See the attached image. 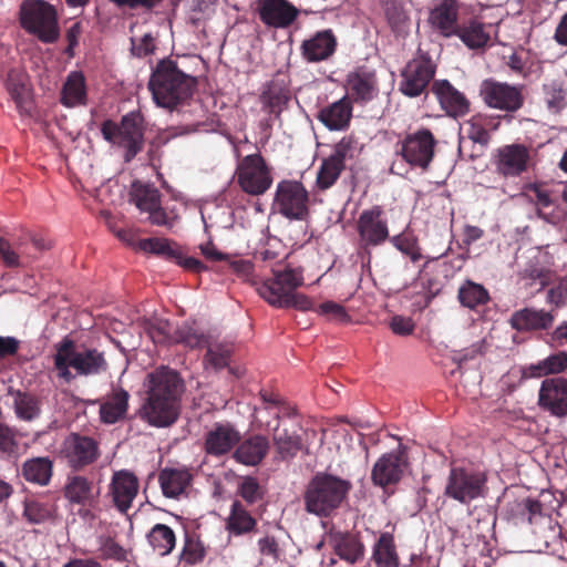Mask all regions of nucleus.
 I'll return each instance as SVG.
<instances>
[{"label":"nucleus","instance_id":"nucleus-54","mask_svg":"<svg viewBox=\"0 0 567 567\" xmlns=\"http://www.w3.org/2000/svg\"><path fill=\"white\" fill-rule=\"evenodd\" d=\"M544 99L550 110L558 111L564 107L565 91L557 81H550L543 85Z\"/></svg>","mask_w":567,"mask_h":567},{"label":"nucleus","instance_id":"nucleus-11","mask_svg":"<svg viewBox=\"0 0 567 567\" xmlns=\"http://www.w3.org/2000/svg\"><path fill=\"white\" fill-rule=\"evenodd\" d=\"M359 236L358 249L370 255V249L383 245L390 238L388 220L381 206L364 209L355 221Z\"/></svg>","mask_w":567,"mask_h":567},{"label":"nucleus","instance_id":"nucleus-36","mask_svg":"<svg viewBox=\"0 0 567 567\" xmlns=\"http://www.w3.org/2000/svg\"><path fill=\"white\" fill-rule=\"evenodd\" d=\"M498 126V117L477 113L463 124V130L470 140L485 146L489 143V133L496 131Z\"/></svg>","mask_w":567,"mask_h":567},{"label":"nucleus","instance_id":"nucleus-51","mask_svg":"<svg viewBox=\"0 0 567 567\" xmlns=\"http://www.w3.org/2000/svg\"><path fill=\"white\" fill-rule=\"evenodd\" d=\"M19 452L18 431L0 422V454L7 458L16 456Z\"/></svg>","mask_w":567,"mask_h":567},{"label":"nucleus","instance_id":"nucleus-46","mask_svg":"<svg viewBox=\"0 0 567 567\" xmlns=\"http://www.w3.org/2000/svg\"><path fill=\"white\" fill-rule=\"evenodd\" d=\"M206 348L205 361L215 370H221L229 364L234 352L231 342L208 340Z\"/></svg>","mask_w":567,"mask_h":567},{"label":"nucleus","instance_id":"nucleus-32","mask_svg":"<svg viewBox=\"0 0 567 567\" xmlns=\"http://www.w3.org/2000/svg\"><path fill=\"white\" fill-rule=\"evenodd\" d=\"M458 8L453 0H444L430 13V23L443 37L450 38L457 31Z\"/></svg>","mask_w":567,"mask_h":567},{"label":"nucleus","instance_id":"nucleus-63","mask_svg":"<svg viewBox=\"0 0 567 567\" xmlns=\"http://www.w3.org/2000/svg\"><path fill=\"white\" fill-rule=\"evenodd\" d=\"M0 259L4 266L16 268L20 266L19 255L11 248L10 243L0 237Z\"/></svg>","mask_w":567,"mask_h":567},{"label":"nucleus","instance_id":"nucleus-6","mask_svg":"<svg viewBox=\"0 0 567 567\" xmlns=\"http://www.w3.org/2000/svg\"><path fill=\"white\" fill-rule=\"evenodd\" d=\"M145 131V117L140 110L123 115L118 123L105 120L101 124L103 138L124 151L123 158L126 163L133 161L142 152Z\"/></svg>","mask_w":567,"mask_h":567},{"label":"nucleus","instance_id":"nucleus-13","mask_svg":"<svg viewBox=\"0 0 567 567\" xmlns=\"http://www.w3.org/2000/svg\"><path fill=\"white\" fill-rule=\"evenodd\" d=\"M480 96L491 109L515 113L524 105L523 87L498 82L494 79L482 81Z\"/></svg>","mask_w":567,"mask_h":567},{"label":"nucleus","instance_id":"nucleus-53","mask_svg":"<svg viewBox=\"0 0 567 567\" xmlns=\"http://www.w3.org/2000/svg\"><path fill=\"white\" fill-rule=\"evenodd\" d=\"M357 152V141L352 136H343L328 156L330 159L346 166V162L353 159Z\"/></svg>","mask_w":567,"mask_h":567},{"label":"nucleus","instance_id":"nucleus-2","mask_svg":"<svg viewBox=\"0 0 567 567\" xmlns=\"http://www.w3.org/2000/svg\"><path fill=\"white\" fill-rule=\"evenodd\" d=\"M196 79L179 69L171 58L157 62L148 80L154 103L173 111L189 100L196 87Z\"/></svg>","mask_w":567,"mask_h":567},{"label":"nucleus","instance_id":"nucleus-44","mask_svg":"<svg viewBox=\"0 0 567 567\" xmlns=\"http://www.w3.org/2000/svg\"><path fill=\"white\" fill-rule=\"evenodd\" d=\"M16 416L24 422H32L41 415V401L34 394L18 391L13 400Z\"/></svg>","mask_w":567,"mask_h":567},{"label":"nucleus","instance_id":"nucleus-1","mask_svg":"<svg viewBox=\"0 0 567 567\" xmlns=\"http://www.w3.org/2000/svg\"><path fill=\"white\" fill-rule=\"evenodd\" d=\"M146 399L141 406V419L155 427L174 424L181 412L185 382L181 374L166 365H161L146 377Z\"/></svg>","mask_w":567,"mask_h":567},{"label":"nucleus","instance_id":"nucleus-3","mask_svg":"<svg viewBox=\"0 0 567 567\" xmlns=\"http://www.w3.org/2000/svg\"><path fill=\"white\" fill-rule=\"evenodd\" d=\"M52 360L56 378L68 384L78 375H96L107 369L103 352L97 349L79 351L75 341L68 336L54 344Z\"/></svg>","mask_w":567,"mask_h":567},{"label":"nucleus","instance_id":"nucleus-7","mask_svg":"<svg viewBox=\"0 0 567 567\" xmlns=\"http://www.w3.org/2000/svg\"><path fill=\"white\" fill-rule=\"evenodd\" d=\"M19 20L21 28L42 43L50 44L59 40L58 12L47 1H23L20 6Z\"/></svg>","mask_w":567,"mask_h":567},{"label":"nucleus","instance_id":"nucleus-37","mask_svg":"<svg viewBox=\"0 0 567 567\" xmlns=\"http://www.w3.org/2000/svg\"><path fill=\"white\" fill-rule=\"evenodd\" d=\"M20 473L27 482L47 486L53 474V462L48 456L32 457L22 464Z\"/></svg>","mask_w":567,"mask_h":567},{"label":"nucleus","instance_id":"nucleus-31","mask_svg":"<svg viewBox=\"0 0 567 567\" xmlns=\"http://www.w3.org/2000/svg\"><path fill=\"white\" fill-rule=\"evenodd\" d=\"M331 544L336 555L348 561L355 564L363 558L365 547L358 534L350 532H336L330 535Z\"/></svg>","mask_w":567,"mask_h":567},{"label":"nucleus","instance_id":"nucleus-40","mask_svg":"<svg viewBox=\"0 0 567 567\" xmlns=\"http://www.w3.org/2000/svg\"><path fill=\"white\" fill-rule=\"evenodd\" d=\"M372 559L377 567H399V555L391 533L380 535L373 546Z\"/></svg>","mask_w":567,"mask_h":567},{"label":"nucleus","instance_id":"nucleus-60","mask_svg":"<svg viewBox=\"0 0 567 567\" xmlns=\"http://www.w3.org/2000/svg\"><path fill=\"white\" fill-rule=\"evenodd\" d=\"M258 548L261 556L269 557L274 561H278L284 553L274 536H265L258 540Z\"/></svg>","mask_w":567,"mask_h":567},{"label":"nucleus","instance_id":"nucleus-34","mask_svg":"<svg viewBox=\"0 0 567 567\" xmlns=\"http://www.w3.org/2000/svg\"><path fill=\"white\" fill-rule=\"evenodd\" d=\"M271 440L277 458L281 461L296 457L302 449L301 436L295 430L281 427L279 423L272 430Z\"/></svg>","mask_w":567,"mask_h":567},{"label":"nucleus","instance_id":"nucleus-4","mask_svg":"<svg viewBox=\"0 0 567 567\" xmlns=\"http://www.w3.org/2000/svg\"><path fill=\"white\" fill-rule=\"evenodd\" d=\"M272 278L265 280L258 287L259 296L270 306L288 309L293 308L300 311L312 309V301L303 293L296 290L303 285V272L301 268L272 270Z\"/></svg>","mask_w":567,"mask_h":567},{"label":"nucleus","instance_id":"nucleus-33","mask_svg":"<svg viewBox=\"0 0 567 567\" xmlns=\"http://www.w3.org/2000/svg\"><path fill=\"white\" fill-rule=\"evenodd\" d=\"M225 527L230 536H246L257 530V519L241 502L234 501Z\"/></svg>","mask_w":567,"mask_h":567},{"label":"nucleus","instance_id":"nucleus-56","mask_svg":"<svg viewBox=\"0 0 567 567\" xmlns=\"http://www.w3.org/2000/svg\"><path fill=\"white\" fill-rule=\"evenodd\" d=\"M315 311L331 321L343 323L350 320L346 308L334 301L322 302Z\"/></svg>","mask_w":567,"mask_h":567},{"label":"nucleus","instance_id":"nucleus-57","mask_svg":"<svg viewBox=\"0 0 567 567\" xmlns=\"http://www.w3.org/2000/svg\"><path fill=\"white\" fill-rule=\"evenodd\" d=\"M239 495L248 503L254 504L262 498V488L255 477L246 476L238 488Z\"/></svg>","mask_w":567,"mask_h":567},{"label":"nucleus","instance_id":"nucleus-38","mask_svg":"<svg viewBox=\"0 0 567 567\" xmlns=\"http://www.w3.org/2000/svg\"><path fill=\"white\" fill-rule=\"evenodd\" d=\"M290 99V91L284 80H271L260 95L264 109L279 115Z\"/></svg>","mask_w":567,"mask_h":567},{"label":"nucleus","instance_id":"nucleus-52","mask_svg":"<svg viewBox=\"0 0 567 567\" xmlns=\"http://www.w3.org/2000/svg\"><path fill=\"white\" fill-rule=\"evenodd\" d=\"M206 556V548L203 542L195 536L186 534L184 547L182 550V558L189 565H196L204 560Z\"/></svg>","mask_w":567,"mask_h":567},{"label":"nucleus","instance_id":"nucleus-61","mask_svg":"<svg viewBox=\"0 0 567 567\" xmlns=\"http://www.w3.org/2000/svg\"><path fill=\"white\" fill-rule=\"evenodd\" d=\"M132 54L137 58H144L152 54L155 50L154 38L151 33H145L141 39L131 38Z\"/></svg>","mask_w":567,"mask_h":567},{"label":"nucleus","instance_id":"nucleus-14","mask_svg":"<svg viewBox=\"0 0 567 567\" xmlns=\"http://www.w3.org/2000/svg\"><path fill=\"white\" fill-rule=\"evenodd\" d=\"M436 65L431 56L419 51L415 58L408 62L403 69L400 91L409 97H416L424 93L434 78Z\"/></svg>","mask_w":567,"mask_h":567},{"label":"nucleus","instance_id":"nucleus-17","mask_svg":"<svg viewBox=\"0 0 567 567\" xmlns=\"http://www.w3.org/2000/svg\"><path fill=\"white\" fill-rule=\"evenodd\" d=\"M140 248L143 251L151 252L167 260L176 262L184 269L200 274L207 270V266L204 265L199 259L194 257H187L175 244L165 238H146L140 241Z\"/></svg>","mask_w":567,"mask_h":567},{"label":"nucleus","instance_id":"nucleus-5","mask_svg":"<svg viewBox=\"0 0 567 567\" xmlns=\"http://www.w3.org/2000/svg\"><path fill=\"white\" fill-rule=\"evenodd\" d=\"M352 484L348 480L328 473H317L308 483L305 509L319 517H329L346 501Z\"/></svg>","mask_w":567,"mask_h":567},{"label":"nucleus","instance_id":"nucleus-55","mask_svg":"<svg viewBox=\"0 0 567 567\" xmlns=\"http://www.w3.org/2000/svg\"><path fill=\"white\" fill-rule=\"evenodd\" d=\"M101 557L104 559H114L123 561L126 559L125 549L111 536H101L99 538Z\"/></svg>","mask_w":567,"mask_h":567},{"label":"nucleus","instance_id":"nucleus-20","mask_svg":"<svg viewBox=\"0 0 567 567\" xmlns=\"http://www.w3.org/2000/svg\"><path fill=\"white\" fill-rule=\"evenodd\" d=\"M64 455L73 470H82L97 460V442L92 437L72 433L64 441Z\"/></svg>","mask_w":567,"mask_h":567},{"label":"nucleus","instance_id":"nucleus-12","mask_svg":"<svg viewBox=\"0 0 567 567\" xmlns=\"http://www.w3.org/2000/svg\"><path fill=\"white\" fill-rule=\"evenodd\" d=\"M240 188L252 196L265 194L272 184L270 167L260 153L245 156L236 169Z\"/></svg>","mask_w":567,"mask_h":567},{"label":"nucleus","instance_id":"nucleus-43","mask_svg":"<svg viewBox=\"0 0 567 567\" xmlns=\"http://www.w3.org/2000/svg\"><path fill=\"white\" fill-rule=\"evenodd\" d=\"M6 87L20 112L27 110L29 104V89L27 75L17 70L8 72Z\"/></svg>","mask_w":567,"mask_h":567},{"label":"nucleus","instance_id":"nucleus-64","mask_svg":"<svg viewBox=\"0 0 567 567\" xmlns=\"http://www.w3.org/2000/svg\"><path fill=\"white\" fill-rule=\"evenodd\" d=\"M548 344L555 348L567 347V321H563L550 333Z\"/></svg>","mask_w":567,"mask_h":567},{"label":"nucleus","instance_id":"nucleus-48","mask_svg":"<svg viewBox=\"0 0 567 567\" xmlns=\"http://www.w3.org/2000/svg\"><path fill=\"white\" fill-rule=\"evenodd\" d=\"M132 196L135 205L142 212L155 209L161 204V193L153 186L142 183H134Z\"/></svg>","mask_w":567,"mask_h":567},{"label":"nucleus","instance_id":"nucleus-25","mask_svg":"<svg viewBox=\"0 0 567 567\" xmlns=\"http://www.w3.org/2000/svg\"><path fill=\"white\" fill-rule=\"evenodd\" d=\"M270 450V441L262 434H251L236 445L231 457L235 462L246 466H258L266 458Z\"/></svg>","mask_w":567,"mask_h":567},{"label":"nucleus","instance_id":"nucleus-8","mask_svg":"<svg viewBox=\"0 0 567 567\" xmlns=\"http://www.w3.org/2000/svg\"><path fill=\"white\" fill-rule=\"evenodd\" d=\"M485 473L466 468L452 467L444 487V495L463 505L485 497L487 492Z\"/></svg>","mask_w":567,"mask_h":567},{"label":"nucleus","instance_id":"nucleus-29","mask_svg":"<svg viewBox=\"0 0 567 567\" xmlns=\"http://www.w3.org/2000/svg\"><path fill=\"white\" fill-rule=\"evenodd\" d=\"M347 84L351 95L357 103H367L378 93V80L375 72L367 69H359L347 76Z\"/></svg>","mask_w":567,"mask_h":567},{"label":"nucleus","instance_id":"nucleus-49","mask_svg":"<svg viewBox=\"0 0 567 567\" xmlns=\"http://www.w3.org/2000/svg\"><path fill=\"white\" fill-rule=\"evenodd\" d=\"M343 171L344 165H340L329 157L323 158L317 172L316 187L319 190H327L331 188L337 183Z\"/></svg>","mask_w":567,"mask_h":567},{"label":"nucleus","instance_id":"nucleus-28","mask_svg":"<svg viewBox=\"0 0 567 567\" xmlns=\"http://www.w3.org/2000/svg\"><path fill=\"white\" fill-rule=\"evenodd\" d=\"M64 496L72 503L81 506H95L100 504V488L85 476L74 475L68 478L64 486Z\"/></svg>","mask_w":567,"mask_h":567},{"label":"nucleus","instance_id":"nucleus-41","mask_svg":"<svg viewBox=\"0 0 567 567\" xmlns=\"http://www.w3.org/2000/svg\"><path fill=\"white\" fill-rule=\"evenodd\" d=\"M86 85L85 79L81 72H71L62 89L61 102L63 105L72 107L85 104Z\"/></svg>","mask_w":567,"mask_h":567},{"label":"nucleus","instance_id":"nucleus-22","mask_svg":"<svg viewBox=\"0 0 567 567\" xmlns=\"http://www.w3.org/2000/svg\"><path fill=\"white\" fill-rule=\"evenodd\" d=\"M538 404L555 416H566L567 379L563 377L545 379L539 389Z\"/></svg>","mask_w":567,"mask_h":567},{"label":"nucleus","instance_id":"nucleus-9","mask_svg":"<svg viewBox=\"0 0 567 567\" xmlns=\"http://www.w3.org/2000/svg\"><path fill=\"white\" fill-rule=\"evenodd\" d=\"M436 144L433 133L422 127L399 140L395 144V154L411 167L427 171L433 162Z\"/></svg>","mask_w":567,"mask_h":567},{"label":"nucleus","instance_id":"nucleus-16","mask_svg":"<svg viewBox=\"0 0 567 567\" xmlns=\"http://www.w3.org/2000/svg\"><path fill=\"white\" fill-rule=\"evenodd\" d=\"M240 439L241 433L235 423L215 422L204 433L203 451L207 456L221 458L233 454Z\"/></svg>","mask_w":567,"mask_h":567},{"label":"nucleus","instance_id":"nucleus-62","mask_svg":"<svg viewBox=\"0 0 567 567\" xmlns=\"http://www.w3.org/2000/svg\"><path fill=\"white\" fill-rule=\"evenodd\" d=\"M548 374H558L567 370V352L559 351L544 359Z\"/></svg>","mask_w":567,"mask_h":567},{"label":"nucleus","instance_id":"nucleus-21","mask_svg":"<svg viewBox=\"0 0 567 567\" xmlns=\"http://www.w3.org/2000/svg\"><path fill=\"white\" fill-rule=\"evenodd\" d=\"M138 480L127 470L114 472L109 485V495L121 514H127L138 493Z\"/></svg>","mask_w":567,"mask_h":567},{"label":"nucleus","instance_id":"nucleus-15","mask_svg":"<svg viewBox=\"0 0 567 567\" xmlns=\"http://www.w3.org/2000/svg\"><path fill=\"white\" fill-rule=\"evenodd\" d=\"M495 173L504 178H515L533 165L532 151L524 144H507L495 150L492 156Z\"/></svg>","mask_w":567,"mask_h":567},{"label":"nucleus","instance_id":"nucleus-42","mask_svg":"<svg viewBox=\"0 0 567 567\" xmlns=\"http://www.w3.org/2000/svg\"><path fill=\"white\" fill-rule=\"evenodd\" d=\"M147 540L153 550L161 556L171 554L176 545L174 530L165 524L154 525L147 534Z\"/></svg>","mask_w":567,"mask_h":567},{"label":"nucleus","instance_id":"nucleus-59","mask_svg":"<svg viewBox=\"0 0 567 567\" xmlns=\"http://www.w3.org/2000/svg\"><path fill=\"white\" fill-rule=\"evenodd\" d=\"M542 535L545 538V546L547 549H551L553 551H557V546H563L564 536L561 533V527L557 524L548 523V525L542 528Z\"/></svg>","mask_w":567,"mask_h":567},{"label":"nucleus","instance_id":"nucleus-47","mask_svg":"<svg viewBox=\"0 0 567 567\" xmlns=\"http://www.w3.org/2000/svg\"><path fill=\"white\" fill-rule=\"evenodd\" d=\"M172 339L175 343L183 344L189 349L206 347L209 338L192 324L184 322L174 331Z\"/></svg>","mask_w":567,"mask_h":567},{"label":"nucleus","instance_id":"nucleus-27","mask_svg":"<svg viewBox=\"0 0 567 567\" xmlns=\"http://www.w3.org/2000/svg\"><path fill=\"white\" fill-rule=\"evenodd\" d=\"M352 102L349 96L320 109L318 120L330 131H344L352 118Z\"/></svg>","mask_w":567,"mask_h":567},{"label":"nucleus","instance_id":"nucleus-23","mask_svg":"<svg viewBox=\"0 0 567 567\" xmlns=\"http://www.w3.org/2000/svg\"><path fill=\"white\" fill-rule=\"evenodd\" d=\"M406 464L405 453L401 450L383 454L373 465V484L381 487L396 484L402 478Z\"/></svg>","mask_w":567,"mask_h":567},{"label":"nucleus","instance_id":"nucleus-18","mask_svg":"<svg viewBox=\"0 0 567 567\" xmlns=\"http://www.w3.org/2000/svg\"><path fill=\"white\" fill-rule=\"evenodd\" d=\"M556 316L554 309L524 307L511 315L508 323L517 332H542L553 329Z\"/></svg>","mask_w":567,"mask_h":567},{"label":"nucleus","instance_id":"nucleus-45","mask_svg":"<svg viewBox=\"0 0 567 567\" xmlns=\"http://www.w3.org/2000/svg\"><path fill=\"white\" fill-rule=\"evenodd\" d=\"M457 298L463 307L472 310L485 306L491 299L487 289L472 280H466L458 288Z\"/></svg>","mask_w":567,"mask_h":567},{"label":"nucleus","instance_id":"nucleus-19","mask_svg":"<svg viewBox=\"0 0 567 567\" xmlns=\"http://www.w3.org/2000/svg\"><path fill=\"white\" fill-rule=\"evenodd\" d=\"M260 21L270 28H289L298 18L299 10L288 0H257Z\"/></svg>","mask_w":567,"mask_h":567},{"label":"nucleus","instance_id":"nucleus-50","mask_svg":"<svg viewBox=\"0 0 567 567\" xmlns=\"http://www.w3.org/2000/svg\"><path fill=\"white\" fill-rule=\"evenodd\" d=\"M54 516L53 506L38 501H25L23 506V517L30 524H43Z\"/></svg>","mask_w":567,"mask_h":567},{"label":"nucleus","instance_id":"nucleus-58","mask_svg":"<svg viewBox=\"0 0 567 567\" xmlns=\"http://www.w3.org/2000/svg\"><path fill=\"white\" fill-rule=\"evenodd\" d=\"M391 241L394 247L406 255L412 262H417L422 258L421 249L415 240L398 235L392 237Z\"/></svg>","mask_w":567,"mask_h":567},{"label":"nucleus","instance_id":"nucleus-39","mask_svg":"<svg viewBox=\"0 0 567 567\" xmlns=\"http://www.w3.org/2000/svg\"><path fill=\"white\" fill-rule=\"evenodd\" d=\"M488 28H491V25H486L476 19H472L468 22L458 25L454 35H457L468 49H482L485 48L491 40V34L487 30Z\"/></svg>","mask_w":567,"mask_h":567},{"label":"nucleus","instance_id":"nucleus-35","mask_svg":"<svg viewBox=\"0 0 567 567\" xmlns=\"http://www.w3.org/2000/svg\"><path fill=\"white\" fill-rule=\"evenodd\" d=\"M192 478V474L185 468L165 467L158 474L162 492L168 498H177L184 494L190 485Z\"/></svg>","mask_w":567,"mask_h":567},{"label":"nucleus","instance_id":"nucleus-10","mask_svg":"<svg viewBox=\"0 0 567 567\" xmlns=\"http://www.w3.org/2000/svg\"><path fill=\"white\" fill-rule=\"evenodd\" d=\"M272 209L289 220H305L309 216V192L295 179L277 184Z\"/></svg>","mask_w":567,"mask_h":567},{"label":"nucleus","instance_id":"nucleus-26","mask_svg":"<svg viewBox=\"0 0 567 567\" xmlns=\"http://www.w3.org/2000/svg\"><path fill=\"white\" fill-rule=\"evenodd\" d=\"M432 91L449 116L457 118L468 113L470 101L447 80L435 81L432 85Z\"/></svg>","mask_w":567,"mask_h":567},{"label":"nucleus","instance_id":"nucleus-24","mask_svg":"<svg viewBox=\"0 0 567 567\" xmlns=\"http://www.w3.org/2000/svg\"><path fill=\"white\" fill-rule=\"evenodd\" d=\"M338 41L331 29L317 31L309 39L302 41L300 51L302 58L309 63L326 61L337 50Z\"/></svg>","mask_w":567,"mask_h":567},{"label":"nucleus","instance_id":"nucleus-30","mask_svg":"<svg viewBox=\"0 0 567 567\" xmlns=\"http://www.w3.org/2000/svg\"><path fill=\"white\" fill-rule=\"evenodd\" d=\"M130 394L122 388H113L100 403V420L105 424H114L126 416Z\"/></svg>","mask_w":567,"mask_h":567}]
</instances>
